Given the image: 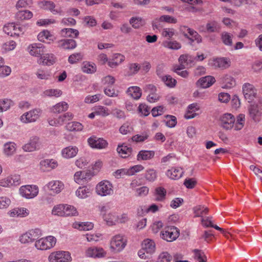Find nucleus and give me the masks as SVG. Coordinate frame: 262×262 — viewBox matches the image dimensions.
I'll return each mask as SVG.
<instances>
[{
	"label": "nucleus",
	"instance_id": "50",
	"mask_svg": "<svg viewBox=\"0 0 262 262\" xmlns=\"http://www.w3.org/2000/svg\"><path fill=\"white\" fill-rule=\"evenodd\" d=\"M13 105V102L8 99L0 100V113L8 110Z\"/></svg>",
	"mask_w": 262,
	"mask_h": 262
},
{
	"label": "nucleus",
	"instance_id": "36",
	"mask_svg": "<svg viewBox=\"0 0 262 262\" xmlns=\"http://www.w3.org/2000/svg\"><path fill=\"white\" fill-rule=\"evenodd\" d=\"M76 195L80 199H85L90 194V190L86 186L80 187L76 191Z\"/></svg>",
	"mask_w": 262,
	"mask_h": 262
},
{
	"label": "nucleus",
	"instance_id": "2",
	"mask_svg": "<svg viewBox=\"0 0 262 262\" xmlns=\"http://www.w3.org/2000/svg\"><path fill=\"white\" fill-rule=\"evenodd\" d=\"M96 192L102 196L111 195L114 193L113 186L110 181L103 180L96 185Z\"/></svg>",
	"mask_w": 262,
	"mask_h": 262
},
{
	"label": "nucleus",
	"instance_id": "5",
	"mask_svg": "<svg viewBox=\"0 0 262 262\" xmlns=\"http://www.w3.org/2000/svg\"><path fill=\"white\" fill-rule=\"evenodd\" d=\"M20 195L26 199H33L38 193V188L36 185H25L19 188Z\"/></svg>",
	"mask_w": 262,
	"mask_h": 262
},
{
	"label": "nucleus",
	"instance_id": "14",
	"mask_svg": "<svg viewBox=\"0 0 262 262\" xmlns=\"http://www.w3.org/2000/svg\"><path fill=\"white\" fill-rule=\"evenodd\" d=\"M20 184L19 175H12L0 181V186L4 187L17 186Z\"/></svg>",
	"mask_w": 262,
	"mask_h": 262
},
{
	"label": "nucleus",
	"instance_id": "3",
	"mask_svg": "<svg viewBox=\"0 0 262 262\" xmlns=\"http://www.w3.org/2000/svg\"><path fill=\"white\" fill-rule=\"evenodd\" d=\"M56 243V239L53 236H48L36 241L35 247L39 250H46L53 247Z\"/></svg>",
	"mask_w": 262,
	"mask_h": 262
},
{
	"label": "nucleus",
	"instance_id": "20",
	"mask_svg": "<svg viewBox=\"0 0 262 262\" xmlns=\"http://www.w3.org/2000/svg\"><path fill=\"white\" fill-rule=\"evenodd\" d=\"M142 247L145 250L146 254H152L156 250V244L152 239L147 238L142 243Z\"/></svg>",
	"mask_w": 262,
	"mask_h": 262
},
{
	"label": "nucleus",
	"instance_id": "19",
	"mask_svg": "<svg viewBox=\"0 0 262 262\" xmlns=\"http://www.w3.org/2000/svg\"><path fill=\"white\" fill-rule=\"evenodd\" d=\"M258 104L251 105L249 108L250 117L255 121L258 120V117L262 114V110Z\"/></svg>",
	"mask_w": 262,
	"mask_h": 262
},
{
	"label": "nucleus",
	"instance_id": "29",
	"mask_svg": "<svg viewBox=\"0 0 262 262\" xmlns=\"http://www.w3.org/2000/svg\"><path fill=\"white\" fill-rule=\"evenodd\" d=\"M39 59V62L45 65H52L55 62V57L52 54H43Z\"/></svg>",
	"mask_w": 262,
	"mask_h": 262
},
{
	"label": "nucleus",
	"instance_id": "17",
	"mask_svg": "<svg viewBox=\"0 0 262 262\" xmlns=\"http://www.w3.org/2000/svg\"><path fill=\"white\" fill-rule=\"evenodd\" d=\"M48 190H51L53 193H59L63 189V183L59 181H52L49 182L46 186Z\"/></svg>",
	"mask_w": 262,
	"mask_h": 262
},
{
	"label": "nucleus",
	"instance_id": "21",
	"mask_svg": "<svg viewBox=\"0 0 262 262\" xmlns=\"http://www.w3.org/2000/svg\"><path fill=\"white\" fill-rule=\"evenodd\" d=\"M105 254V252L102 248L90 247L86 252V255L88 257H102Z\"/></svg>",
	"mask_w": 262,
	"mask_h": 262
},
{
	"label": "nucleus",
	"instance_id": "15",
	"mask_svg": "<svg viewBox=\"0 0 262 262\" xmlns=\"http://www.w3.org/2000/svg\"><path fill=\"white\" fill-rule=\"evenodd\" d=\"M88 142L91 147L97 149L105 148L108 144L106 140L102 138H98L96 137L89 138Z\"/></svg>",
	"mask_w": 262,
	"mask_h": 262
},
{
	"label": "nucleus",
	"instance_id": "45",
	"mask_svg": "<svg viewBox=\"0 0 262 262\" xmlns=\"http://www.w3.org/2000/svg\"><path fill=\"white\" fill-rule=\"evenodd\" d=\"M75 228L79 230L87 231L92 229L93 228V224L90 222H83L80 223H75L74 224Z\"/></svg>",
	"mask_w": 262,
	"mask_h": 262
},
{
	"label": "nucleus",
	"instance_id": "6",
	"mask_svg": "<svg viewBox=\"0 0 262 262\" xmlns=\"http://www.w3.org/2000/svg\"><path fill=\"white\" fill-rule=\"evenodd\" d=\"M49 258L50 262H69L72 259L69 252L62 251L52 253Z\"/></svg>",
	"mask_w": 262,
	"mask_h": 262
},
{
	"label": "nucleus",
	"instance_id": "8",
	"mask_svg": "<svg viewBox=\"0 0 262 262\" xmlns=\"http://www.w3.org/2000/svg\"><path fill=\"white\" fill-rule=\"evenodd\" d=\"M41 142L37 136L31 137L28 142L22 147L23 149L26 152H32L39 150L41 147Z\"/></svg>",
	"mask_w": 262,
	"mask_h": 262
},
{
	"label": "nucleus",
	"instance_id": "48",
	"mask_svg": "<svg viewBox=\"0 0 262 262\" xmlns=\"http://www.w3.org/2000/svg\"><path fill=\"white\" fill-rule=\"evenodd\" d=\"M163 45L165 48L173 50H178L181 47L180 43L176 41H165L163 42Z\"/></svg>",
	"mask_w": 262,
	"mask_h": 262
},
{
	"label": "nucleus",
	"instance_id": "58",
	"mask_svg": "<svg viewBox=\"0 0 262 262\" xmlns=\"http://www.w3.org/2000/svg\"><path fill=\"white\" fill-rule=\"evenodd\" d=\"M171 259V256L168 252H163L159 255L157 262H170Z\"/></svg>",
	"mask_w": 262,
	"mask_h": 262
},
{
	"label": "nucleus",
	"instance_id": "10",
	"mask_svg": "<svg viewBox=\"0 0 262 262\" xmlns=\"http://www.w3.org/2000/svg\"><path fill=\"white\" fill-rule=\"evenodd\" d=\"M45 47L41 43H33L29 45L27 51L29 54L33 56L39 57L45 52Z\"/></svg>",
	"mask_w": 262,
	"mask_h": 262
},
{
	"label": "nucleus",
	"instance_id": "27",
	"mask_svg": "<svg viewBox=\"0 0 262 262\" xmlns=\"http://www.w3.org/2000/svg\"><path fill=\"white\" fill-rule=\"evenodd\" d=\"M222 88L224 89H231L235 85L234 79L231 76L226 75L222 79Z\"/></svg>",
	"mask_w": 262,
	"mask_h": 262
},
{
	"label": "nucleus",
	"instance_id": "59",
	"mask_svg": "<svg viewBox=\"0 0 262 262\" xmlns=\"http://www.w3.org/2000/svg\"><path fill=\"white\" fill-rule=\"evenodd\" d=\"M112 114L118 119H125L126 117L125 113L123 111L117 108L112 109Z\"/></svg>",
	"mask_w": 262,
	"mask_h": 262
},
{
	"label": "nucleus",
	"instance_id": "39",
	"mask_svg": "<svg viewBox=\"0 0 262 262\" xmlns=\"http://www.w3.org/2000/svg\"><path fill=\"white\" fill-rule=\"evenodd\" d=\"M129 23L135 29H138L145 24V21L140 17H133L129 20Z\"/></svg>",
	"mask_w": 262,
	"mask_h": 262
},
{
	"label": "nucleus",
	"instance_id": "60",
	"mask_svg": "<svg viewBox=\"0 0 262 262\" xmlns=\"http://www.w3.org/2000/svg\"><path fill=\"white\" fill-rule=\"evenodd\" d=\"M15 29V24L10 23L4 26L3 27L4 32L8 35L12 36L14 35L13 30Z\"/></svg>",
	"mask_w": 262,
	"mask_h": 262
},
{
	"label": "nucleus",
	"instance_id": "37",
	"mask_svg": "<svg viewBox=\"0 0 262 262\" xmlns=\"http://www.w3.org/2000/svg\"><path fill=\"white\" fill-rule=\"evenodd\" d=\"M16 18L18 20L29 19L32 17V13L29 10L19 11L16 14Z\"/></svg>",
	"mask_w": 262,
	"mask_h": 262
},
{
	"label": "nucleus",
	"instance_id": "7",
	"mask_svg": "<svg viewBox=\"0 0 262 262\" xmlns=\"http://www.w3.org/2000/svg\"><path fill=\"white\" fill-rule=\"evenodd\" d=\"M127 239L123 235L118 234L114 236L111 242V247L114 250L119 252L126 245Z\"/></svg>",
	"mask_w": 262,
	"mask_h": 262
},
{
	"label": "nucleus",
	"instance_id": "13",
	"mask_svg": "<svg viewBox=\"0 0 262 262\" xmlns=\"http://www.w3.org/2000/svg\"><path fill=\"white\" fill-rule=\"evenodd\" d=\"M235 121V117L231 114H225L220 118L221 126L227 130L233 127Z\"/></svg>",
	"mask_w": 262,
	"mask_h": 262
},
{
	"label": "nucleus",
	"instance_id": "57",
	"mask_svg": "<svg viewBox=\"0 0 262 262\" xmlns=\"http://www.w3.org/2000/svg\"><path fill=\"white\" fill-rule=\"evenodd\" d=\"M157 177V172L156 170L153 169H149L147 170L145 175L146 179L150 182L154 181L156 179Z\"/></svg>",
	"mask_w": 262,
	"mask_h": 262
},
{
	"label": "nucleus",
	"instance_id": "62",
	"mask_svg": "<svg viewBox=\"0 0 262 262\" xmlns=\"http://www.w3.org/2000/svg\"><path fill=\"white\" fill-rule=\"evenodd\" d=\"M42 3L46 9L49 10L54 14L57 12V11H56L54 9L55 6L53 2L52 1H44L42 2Z\"/></svg>",
	"mask_w": 262,
	"mask_h": 262
},
{
	"label": "nucleus",
	"instance_id": "44",
	"mask_svg": "<svg viewBox=\"0 0 262 262\" xmlns=\"http://www.w3.org/2000/svg\"><path fill=\"white\" fill-rule=\"evenodd\" d=\"M62 94V91L59 89H48L43 92V95L45 96L50 97H59Z\"/></svg>",
	"mask_w": 262,
	"mask_h": 262
},
{
	"label": "nucleus",
	"instance_id": "55",
	"mask_svg": "<svg viewBox=\"0 0 262 262\" xmlns=\"http://www.w3.org/2000/svg\"><path fill=\"white\" fill-rule=\"evenodd\" d=\"M162 81L168 86L172 88L175 86L177 81L169 75H165Z\"/></svg>",
	"mask_w": 262,
	"mask_h": 262
},
{
	"label": "nucleus",
	"instance_id": "64",
	"mask_svg": "<svg viewBox=\"0 0 262 262\" xmlns=\"http://www.w3.org/2000/svg\"><path fill=\"white\" fill-rule=\"evenodd\" d=\"M144 167L141 165H137L128 168V176H133L136 173L142 171Z\"/></svg>",
	"mask_w": 262,
	"mask_h": 262
},
{
	"label": "nucleus",
	"instance_id": "61",
	"mask_svg": "<svg viewBox=\"0 0 262 262\" xmlns=\"http://www.w3.org/2000/svg\"><path fill=\"white\" fill-rule=\"evenodd\" d=\"M159 21L161 22H166L169 24H176L177 23V20L176 18L166 15H162L159 18Z\"/></svg>",
	"mask_w": 262,
	"mask_h": 262
},
{
	"label": "nucleus",
	"instance_id": "40",
	"mask_svg": "<svg viewBox=\"0 0 262 262\" xmlns=\"http://www.w3.org/2000/svg\"><path fill=\"white\" fill-rule=\"evenodd\" d=\"M66 128L71 132H78L82 129L83 125L78 122H72L67 124Z\"/></svg>",
	"mask_w": 262,
	"mask_h": 262
},
{
	"label": "nucleus",
	"instance_id": "16",
	"mask_svg": "<svg viewBox=\"0 0 262 262\" xmlns=\"http://www.w3.org/2000/svg\"><path fill=\"white\" fill-rule=\"evenodd\" d=\"M58 47L65 50H72L77 46L75 40L72 39H63L56 42Z\"/></svg>",
	"mask_w": 262,
	"mask_h": 262
},
{
	"label": "nucleus",
	"instance_id": "18",
	"mask_svg": "<svg viewBox=\"0 0 262 262\" xmlns=\"http://www.w3.org/2000/svg\"><path fill=\"white\" fill-rule=\"evenodd\" d=\"M215 82V78L211 76H206L201 78L197 82L196 85L203 89L211 86Z\"/></svg>",
	"mask_w": 262,
	"mask_h": 262
},
{
	"label": "nucleus",
	"instance_id": "30",
	"mask_svg": "<svg viewBox=\"0 0 262 262\" xmlns=\"http://www.w3.org/2000/svg\"><path fill=\"white\" fill-rule=\"evenodd\" d=\"M60 35L64 37H77L79 31L76 29L72 28H64L61 30Z\"/></svg>",
	"mask_w": 262,
	"mask_h": 262
},
{
	"label": "nucleus",
	"instance_id": "24",
	"mask_svg": "<svg viewBox=\"0 0 262 262\" xmlns=\"http://www.w3.org/2000/svg\"><path fill=\"white\" fill-rule=\"evenodd\" d=\"M184 173L182 168L180 167L172 168L166 172V175L172 180H178L181 178Z\"/></svg>",
	"mask_w": 262,
	"mask_h": 262
},
{
	"label": "nucleus",
	"instance_id": "12",
	"mask_svg": "<svg viewBox=\"0 0 262 262\" xmlns=\"http://www.w3.org/2000/svg\"><path fill=\"white\" fill-rule=\"evenodd\" d=\"M244 96L248 102L252 101L256 97L257 91L254 86L250 83H245L243 86Z\"/></svg>",
	"mask_w": 262,
	"mask_h": 262
},
{
	"label": "nucleus",
	"instance_id": "28",
	"mask_svg": "<svg viewBox=\"0 0 262 262\" xmlns=\"http://www.w3.org/2000/svg\"><path fill=\"white\" fill-rule=\"evenodd\" d=\"M155 156V152L152 150H142L139 152L137 155V160H148L152 159Z\"/></svg>",
	"mask_w": 262,
	"mask_h": 262
},
{
	"label": "nucleus",
	"instance_id": "42",
	"mask_svg": "<svg viewBox=\"0 0 262 262\" xmlns=\"http://www.w3.org/2000/svg\"><path fill=\"white\" fill-rule=\"evenodd\" d=\"M233 35L227 32H223L221 34V39L223 42L226 46L232 45Z\"/></svg>",
	"mask_w": 262,
	"mask_h": 262
},
{
	"label": "nucleus",
	"instance_id": "23",
	"mask_svg": "<svg viewBox=\"0 0 262 262\" xmlns=\"http://www.w3.org/2000/svg\"><path fill=\"white\" fill-rule=\"evenodd\" d=\"M195 58L188 54L181 55L179 58V62L181 66L191 67L194 64Z\"/></svg>",
	"mask_w": 262,
	"mask_h": 262
},
{
	"label": "nucleus",
	"instance_id": "52",
	"mask_svg": "<svg viewBox=\"0 0 262 262\" xmlns=\"http://www.w3.org/2000/svg\"><path fill=\"white\" fill-rule=\"evenodd\" d=\"M185 68V66H181V64L180 66H176L174 67L173 71L175 73H176L178 75H180L182 77L187 78L189 75L188 72L186 70H182Z\"/></svg>",
	"mask_w": 262,
	"mask_h": 262
},
{
	"label": "nucleus",
	"instance_id": "41",
	"mask_svg": "<svg viewBox=\"0 0 262 262\" xmlns=\"http://www.w3.org/2000/svg\"><path fill=\"white\" fill-rule=\"evenodd\" d=\"M155 194L156 200L158 201H162L165 198L166 190L163 187H158L155 189Z\"/></svg>",
	"mask_w": 262,
	"mask_h": 262
},
{
	"label": "nucleus",
	"instance_id": "1",
	"mask_svg": "<svg viewBox=\"0 0 262 262\" xmlns=\"http://www.w3.org/2000/svg\"><path fill=\"white\" fill-rule=\"evenodd\" d=\"M179 235V229L172 226L165 227L160 232V237L168 242H171L176 240Z\"/></svg>",
	"mask_w": 262,
	"mask_h": 262
},
{
	"label": "nucleus",
	"instance_id": "47",
	"mask_svg": "<svg viewBox=\"0 0 262 262\" xmlns=\"http://www.w3.org/2000/svg\"><path fill=\"white\" fill-rule=\"evenodd\" d=\"M245 115L241 114L237 117V120L235 123V129L236 130H241L245 124Z\"/></svg>",
	"mask_w": 262,
	"mask_h": 262
},
{
	"label": "nucleus",
	"instance_id": "26",
	"mask_svg": "<svg viewBox=\"0 0 262 262\" xmlns=\"http://www.w3.org/2000/svg\"><path fill=\"white\" fill-rule=\"evenodd\" d=\"M126 93L128 95L136 100L139 99L142 95L140 88L136 86L129 87L126 91Z\"/></svg>",
	"mask_w": 262,
	"mask_h": 262
},
{
	"label": "nucleus",
	"instance_id": "51",
	"mask_svg": "<svg viewBox=\"0 0 262 262\" xmlns=\"http://www.w3.org/2000/svg\"><path fill=\"white\" fill-rule=\"evenodd\" d=\"M165 118L166 120H164V122L167 126L172 128L176 125L177 120L175 116L172 115H166Z\"/></svg>",
	"mask_w": 262,
	"mask_h": 262
},
{
	"label": "nucleus",
	"instance_id": "34",
	"mask_svg": "<svg viewBox=\"0 0 262 262\" xmlns=\"http://www.w3.org/2000/svg\"><path fill=\"white\" fill-rule=\"evenodd\" d=\"M16 150V144L12 142L6 143L4 145V151L7 156L12 155Z\"/></svg>",
	"mask_w": 262,
	"mask_h": 262
},
{
	"label": "nucleus",
	"instance_id": "63",
	"mask_svg": "<svg viewBox=\"0 0 262 262\" xmlns=\"http://www.w3.org/2000/svg\"><path fill=\"white\" fill-rule=\"evenodd\" d=\"M101 95L96 94L95 95H89L84 99V102L86 103H93L98 101L100 99Z\"/></svg>",
	"mask_w": 262,
	"mask_h": 262
},
{
	"label": "nucleus",
	"instance_id": "53",
	"mask_svg": "<svg viewBox=\"0 0 262 262\" xmlns=\"http://www.w3.org/2000/svg\"><path fill=\"white\" fill-rule=\"evenodd\" d=\"M83 55L81 53H75L71 55L68 58V62L71 64H75L81 60Z\"/></svg>",
	"mask_w": 262,
	"mask_h": 262
},
{
	"label": "nucleus",
	"instance_id": "4",
	"mask_svg": "<svg viewBox=\"0 0 262 262\" xmlns=\"http://www.w3.org/2000/svg\"><path fill=\"white\" fill-rule=\"evenodd\" d=\"M42 110L40 108H34L23 114L20 120L25 123L34 122L40 117Z\"/></svg>",
	"mask_w": 262,
	"mask_h": 262
},
{
	"label": "nucleus",
	"instance_id": "11",
	"mask_svg": "<svg viewBox=\"0 0 262 262\" xmlns=\"http://www.w3.org/2000/svg\"><path fill=\"white\" fill-rule=\"evenodd\" d=\"M230 60L226 58L220 57L210 59L209 64L215 68L227 69L230 66Z\"/></svg>",
	"mask_w": 262,
	"mask_h": 262
},
{
	"label": "nucleus",
	"instance_id": "32",
	"mask_svg": "<svg viewBox=\"0 0 262 262\" xmlns=\"http://www.w3.org/2000/svg\"><path fill=\"white\" fill-rule=\"evenodd\" d=\"M206 31L208 33L219 32L221 29L220 24L216 21H211L206 24Z\"/></svg>",
	"mask_w": 262,
	"mask_h": 262
},
{
	"label": "nucleus",
	"instance_id": "22",
	"mask_svg": "<svg viewBox=\"0 0 262 262\" xmlns=\"http://www.w3.org/2000/svg\"><path fill=\"white\" fill-rule=\"evenodd\" d=\"M40 166L43 171H49L56 167L57 163L53 159H45L40 161Z\"/></svg>",
	"mask_w": 262,
	"mask_h": 262
},
{
	"label": "nucleus",
	"instance_id": "43",
	"mask_svg": "<svg viewBox=\"0 0 262 262\" xmlns=\"http://www.w3.org/2000/svg\"><path fill=\"white\" fill-rule=\"evenodd\" d=\"M27 232L29 236H30V239L32 242L38 239L42 235V231L39 228L30 230Z\"/></svg>",
	"mask_w": 262,
	"mask_h": 262
},
{
	"label": "nucleus",
	"instance_id": "49",
	"mask_svg": "<svg viewBox=\"0 0 262 262\" xmlns=\"http://www.w3.org/2000/svg\"><path fill=\"white\" fill-rule=\"evenodd\" d=\"M64 204H59L55 206L52 209V214L58 216H64Z\"/></svg>",
	"mask_w": 262,
	"mask_h": 262
},
{
	"label": "nucleus",
	"instance_id": "38",
	"mask_svg": "<svg viewBox=\"0 0 262 262\" xmlns=\"http://www.w3.org/2000/svg\"><path fill=\"white\" fill-rule=\"evenodd\" d=\"M82 70L84 73L93 74L96 71V66L94 63L84 62L82 67Z\"/></svg>",
	"mask_w": 262,
	"mask_h": 262
},
{
	"label": "nucleus",
	"instance_id": "35",
	"mask_svg": "<svg viewBox=\"0 0 262 262\" xmlns=\"http://www.w3.org/2000/svg\"><path fill=\"white\" fill-rule=\"evenodd\" d=\"M68 107L69 105L67 102L62 101L53 106L52 111L54 113H60L67 111Z\"/></svg>",
	"mask_w": 262,
	"mask_h": 262
},
{
	"label": "nucleus",
	"instance_id": "9",
	"mask_svg": "<svg viewBox=\"0 0 262 262\" xmlns=\"http://www.w3.org/2000/svg\"><path fill=\"white\" fill-rule=\"evenodd\" d=\"M181 31L184 32V36L190 40V43L194 41H196L198 43L202 42V37L194 30L184 26L181 27Z\"/></svg>",
	"mask_w": 262,
	"mask_h": 262
},
{
	"label": "nucleus",
	"instance_id": "56",
	"mask_svg": "<svg viewBox=\"0 0 262 262\" xmlns=\"http://www.w3.org/2000/svg\"><path fill=\"white\" fill-rule=\"evenodd\" d=\"M52 36L48 30H43L40 32L38 35V39L41 42H45V39L53 40L51 38Z\"/></svg>",
	"mask_w": 262,
	"mask_h": 262
},
{
	"label": "nucleus",
	"instance_id": "54",
	"mask_svg": "<svg viewBox=\"0 0 262 262\" xmlns=\"http://www.w3.org/2000/svg\"><path fill=\"white\" fill-rule=\"evenodd\" d=\"M64 216H74L77 214L76 208L71 205L64 204Z\"/></svg>",
	"mask_w": 262,
	"mask_h": 262
},
{
	"label": "nucleus",
	"instance_id": "33",
	"mask_svg": "<svg viewBox=\"0 0 262 262\" xmlns=\"http://www.w3.org/2000/svg\"><path fill=\"white\" fill-rule=\"evenodd\" d=\"M103 219L107 225L112 226L118 222L119 216L115 213H108L103 215Z\"/></svg>",
	"mask_w": 262,
	"mask_h": 262
},
{
	"label": "nucleus",
	"instance_id": "46",
	"mask_svg": "<svg viewBox=\"0 0 262 262\" xmlns=\"http://www.w3.org/2000/svg\"><path fill=\"white\" fill-rule=\"evenodd\" d=\"M194 213L195 216L199 217L203 216V215L206 214L208 212V208L203 206L199 205L194 207Z\"/></svg>",
	"mask_w": 262,
	"mask_h": 262
},
{
	"label": "nucleus",
	"instance_id": "25",
	"mask_svg": "<svg viewBox=\"0 0 262 262\" xmlns=\"http://www.w3.org/2000/svg\"><path fill=\"white\" fill-rule=\"evenodd\" d=\"M78 151V149L76 146H70L62 150V155L67 159L72 158L76 156Z\"/></svg>",
	"mask_w": 262,
	"mask_h": 262
},
{
	"label": "nucleus",
	"instance_id": "31",
	"mask_svg": "<svg viewBox=\"0 0 262 262\" xmlns=\"http://www.w3.org/2000/svg\"><path fill=\"white\" fill-rule=\"evenodd\" d=\"M117 151L121 157L125 158L127 156L129 155L132 151V148L123 144L121 145H118L117 148Z\"/></svg>",
	"mask_w": 262,
	"mask_h": 262
}]
</instances>
